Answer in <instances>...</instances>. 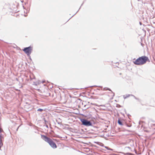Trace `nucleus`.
<instances>
[{
    "label": "nucleus",
    "instance_id": "39448f33",
    "mask_svg": "<svg viewBox=\"0 0 155 155\" xmlns=\"http://www.w3.org/2000/svg\"><path fill=\"white\" fill-rule=\"evenodd\" d=\"M118 122L119 124L121 125H122V123L120 120H118Z\"/></svg>",
    "mask_w": 155,
    "mask_h": 155
},
{
    "label": "nucleus",
    "instance_id": "0eeeda50",
    "mask_svg": "<svg viewBox=\"0 0 155 155\" xmlns=\"http://www.w3.org/2000/svg\"><path fill=\"white\" fill-rule=\"evenodd\" d=\"M130 154V153H127V154Z\"/></svg>",
    "mask_w": 155,
    "mask_h": 155
},
{
    "label": "nucleus",
    "instance_id": "6e6552de",
    "mask_svg": "<svg viewBox=\"0 0 155 155\" xmlns=\"http://www.w3.org/2000/svg\"><path fill=\"white\" fill-rule=\"evenodd\" d=\"M107 149H108V150H111V149H108V148H107Z\"/></svg>",
    "mask_w": 155,
    "mask_h": 155
},
{
    "label": "nucleus",
    "instance_id": "20e7f679",
    "mask_svg": "<svg viewBox=\"0 0 155 155\" xmlns=\"http://www.w3.org/2000/svg\"><path fill=\"white\" fill-rule=\"evenodd\" d=\"M81 121L83 125L86 126H90L91 125V124L90 121H88L85 119H82Z\"/></svg>",
    "mask_w": 155,
    "mask_h": 155
},
{
    "label": "nucleus",
    "instance_id": "f257e3e1",
    "mask_svg": "<svg viewBox=\"0 0 155 155\" xmlns=\"http://www.w3.org/2000/svg\"><path fill=\"white\" fill-rule=\"evenodd\" d=\"M147 61H150L148 58L146 56H143L135 60L133 63L136 65H142L145 64Z\"/></svg>",
    "mask_w": 155,
    "mask_h": 155
},
{
    "label": "nucleus",
    "instance_id": "f03ea898",
    "mask_svg": "<svg viewBox=\"0 0 155 155\" xmlns=\"http://www.w3.org/2000/svg\"><path fill=\"white\" fill-rule=\"evenodd\" d=\"M41 138L47 142L52 148L54 149L57 147L55 143L51 138L44 135H41Z\"/></svg>",
    "mask_w": 155,
    "mask_h": 155
},
{
    "label": "nucleus",
    "instance_id": "7ed1b4c3",
    "mask_svg": "<svg viewBox=\"0 0 155 155\" xmlns=\"http://www.w3.org/2000/svg\"><path fill=\"white\" fill-rule=\"evenodd\" d=\"M32 47L31 46H29L28 47L25 48L23 51L28 55H29L30 54L32 51Z\"/></svg>",
    "mask_w": 155,
    "mask_h": 155
},
{
    "label": "nucleus",
    "instance_id": "1a4fd4ad",
    "mask_svg": "<svg viewBox=\"0 0 155 155\" xmlns=\"http://www.w3.org/2000/svg\"><path fill=\"white\" fill-rule=\"evenodd\" d=\"M154 125H155V124H154Z\"/></svg>",
    "mask_w": 155,
    "mask_h": 155
},
{
    "label": "nucleus",
    "instance_id": "423d86ee",
    "mask_svg": "<svg viewBox=\"0 0 155 155\" xmlns=\"http://www.w3.org/2000/svg\"><path fill=\"white\" fill-rule=\"evenodd\" d=\"M38 111H43V110L42 109H38Z\"/></svg>",
    "mask_w": 155,
    "mask_h": 155
}]
</instances>
